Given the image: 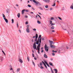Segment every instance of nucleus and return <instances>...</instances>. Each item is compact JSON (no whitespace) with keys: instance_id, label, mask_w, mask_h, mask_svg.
I'll return each instance as SVG.
<instances>
[{"instance_id":"2f4dec72","label":"nucleus","mask_w":73,"mask_h":73,"mask_svg":"<svg viewBox=\"0 0 73 73\" xmlns=\"http://www.w3.org/2000/svg\"><path fill=\"white\" fill-rule=\"evenodd\" d=\"M37 16H38L39 17H40V19H41V17H40V15H38V14H37Z\"/></svg>"},{"instance_id":"c03bdc74","label":"nucleus","mask_w":73,"mask_h":73,"mask_svg":"<svg viewBox=\"0 0 73 73\" xmlns=\"http://www.w3.org/2000/svg\"><path fill=\"white\" fill-rule=\"evenodd\" d=\"M32 56L33 57H35V56L34 55V54L33 53L32 54Z\"/></svg>"},{"instance_id":"7c9ffc66","label":"nucleus","mask_w":73,"mask_h":73,"mask_svg":"<svg viewBox=\"0 0 73 73\" xmlns=\"http://www.w3.org/2000/svg\"><path fill=\"white\" fill-rule=\"evenodd\" d=\"M33 65H34V66H35V63H34V62L33 61Z\"/></svg>"},{"instance_id":"20e7f679","label":"nucleus","mask_w":73,"mask_h":73,"mask_svg":"<svg viewBox=\"0 0 73 73\" xmlns=\"http://www.w3.org/2000/svg\"><path fill=\"white\" fill-rule=\"evenodd\" d=\"M40 43H39L38 44V45L37 46V50H40Z\"/></svg>"},{"instance_id":"4be33fe9","label":"nucleus","mask_w":73,"mask_h":73,"mask_svg":"<svg viewBox=\"0 0 73 73\" xmlns=\"http://www.w3.org/2000/svg\"><path fill=\"white\" fill-rule=\"evenodd\" d=\"M27 60L28 61H29V57L28 56L27 57Z\"/></svg>"},{"instance_id":"0e129e2a","label":"nucleus","mask_w":73,"mask_h":73,"mask_svg":"<svg viewBox=\"0 0 73 73\" xmlns=\"http://www.w3.org/2000/svg\"><path fill=\"white\" fill-rule=\"evenodd\" d=\"M19 31L20 33H21V30H19Z\"/></svg>"},{"instance_id":"412c9836","label":"nucleus","mask_w":73,"mask_h":73,"mask_svg":"<svg viewBox=\"0 0 73 73\" xmlns=\"http://www.w3.org/2000/svg\"><path fill=\"white\" fill-rule=\"evenodd\" d=\"M36 5H38V3L37 2H36L35 3Z\"/></svg>"},{"instance_id":"9d476101","label":"nucleus","mask_w":73,"mask_h":73,"mask_svg":"<svg viewBox=\"0 0 73 73\" xmlns=\"http://www.w3.org/2000/svg\"><path fill=\"white\" fill-rule=\"evenodd\" d=\"M49 64L51 66H53V63L51 62H49Z\"/></svg>"},{"instance_id":"2eb2a0df","label":"nucleus","mask_w":73,"mask_h":73,"mask_svg":"<svg viewBox=\"0 0 73 73\" xmlns=\"http://www.w3.org/2000/svg\"><path fill=\"white\" fill-rule=\"evenodd\" d=\"M35 37L36 38H37L38 37V34H36Z\"/></svg>"},{"instance_id":"ea45409f","label":"nucleus","mask_w":73,"mask_h":73,"mask_svg":"<svg viewBox=\"0 0 73 73\" xmlns=\"http://www.w3.org/2000/svg\"><path fill=\"white\" fill-rule=\"evenodd\" d=\"M51 20H54V18L52 17L51 18Z\"/></svg>"},{"instance_id":"052dcab7","label":"nucleus","mask_w":73,"mask_h":73,"mask_svg":"<svg viewBox=\"0 0 73 73\" xmlns=\"http://www.w3.org/2000/svg\"><path fill=\"white\" fill-rule=\"evenodd\" d=\"M26 12H28V10H25Z\"/></svg>"},{"instance_id":"58836bf2","label":"nucleus","mask_w":73,"mask_h":73,"mask_svg":"<svg viewBox=\"0 0 73 73\" xmlns=\"http://www.w3.org/2000/svg\"><path fill=\"white\" fill-rule=\"evenodd\" d=\"M51 72L52 73H54V72H53V70H52V69H51Z\"/></svg>"},{"instance_id":"0eeeda50","label":"nucleus","mask_w":73,"mask_h":73,"mask_svg":"<svg viewBox=\"0 0 73 73\" xmlns=\"http://www.w3.org/2000/svg\"><path fill=\"white\" fill-rule=\"evenodd\" d=\"M24 11H25V9H23L22 11V14L23 15L24 13Z\"/></svg>"},{"instance_id":"bb28decb","label":"nucleus","mask_w":73,"mask_h":73,"mask_svg":"<svg viewBox=\"0 0 73 73\" xmlns=\"http://www.w3.org/2000/svg\"><path fill=\"white\" fill-rule=\"evenodd\" d=\"M37 22L38 23V24H40V21H37Z\"/></svg>"},{"instance_id":"f8f14e48","label":"nucleus","mask_w":73,"mask_h":73,"mask_svg":"<svg viewBox=\"0 0 73 73\" xmlns=\"http://www.w3.org/2000/svg\"><path fill=\"white\" fill-rule=\"evenodd\" d=\"M17 16L18 18H19L20 16V13H18L17 14Z\"/></svg>"},{"instance_id":"4c0bfd02","label":"nucleus","mask_w":73,"mask_h":73,"mask_svg":"<svg viewBox=\"0 0 73 73\" xmlns=\"http://www.w3.org/2000/svg\"><path fill=\"white\" fill-rule=\"evenodd\" d=\"M2 52L5 55V53H4V51H3V50H2Z\"/></svg>"},{"instance_id":"864d4df0","label":"nucleus","mask_w":73,"mask_h":73,"mask_svg":"<svg viewBox=\"0 0 73 73\" xmlns=\"http://www.w3.org/2000/svg\"><path fill=\"white\" fill-rule=\"evenodd\" d=\"M25 17H26V18H27L28 17V16L26 15V16H25Z\"/></svg>"},{"instance_id":"774afa93","label":"nucleus","mask_w":73,"mask_h":73,"mask_svg":"<svg viewBox=\"0 0 73 73\" xmlns=\"http://www.w3.org/2000/svg\"><path fill=\"white\" fill-rule=\"evenodd\" d=\"M32 52L33 53H34V51L33 50H32Z\"/></svg>"},{"instance_id":"473e14b6","label":"nucleus","mask_w":73,"mask_h":73,"mask_svg":"<svg viewBox=\"0 0 73 73\" xmlns=\"http://www.w3.org/2000/svg\"><path fill=\"white\" fill-rule=\"evenodd\" d=\"M40 68L41 69H43V68H44V67H42V66H40Z\"/></svg>"},{"instance_id":"4d7b16f0","label":"nucleus","mask_w":73,"mask_h":73,"mask_svg":"<svg viewBox=\"0 0 73 73\" xmlns=\"http://www.w3.org/2000/svg\"><path fill=\"white\" fill-rule=\"evenodd\" d=\"M52 32H55V31H54V30H52Z\"/></svg>"},{"instance_id":"39448f33","label":"nucleus","mask_w":73,"mask_h":73,"mask_svg":"<svg viewBox=\"0 0 73 73\" xmlns=\"http://www.w3.org/2000/svg\"><path fill=\"white\" fill-rule=\"evenodd\" d=\"M50 24L51 25V26L55 25V23H52V21H50Z\"/></svg>"},{"instance_id":"6ab92c4d","label":"nucleus","mask_w":73,"mask_h":73,"mask_svg":"<svg viewBox=\"0 0 73 73\" xmlns=\"http://www.w3.org/2000/svg\"><path fill=\"white\" fill-rule=\"evenodd\" d=\"M70 8H71V9H73V6L71 5V7H70Z\"/></svg>"},{"instance_id":"09e8293b","label":"nucleus","mask_w":73,"mask_h":73,"mask_svg":"<svg viewBox=\"0 0 73 73\" xmlns=\"http://www.w3.org/2000/svg\"><path fill=\"white\" fill-rule=\"evenodd\" d=\"M52 55L53 56H54V55H55V54H54V53H52Z\"/></svg>"},{"instance_id":"b1692460","label":"nucleus","mask_w":73,"mask_h":73,"mask_svg":"<svg viewBox=\"0 0 73 73\" xmlns=\"http://www.w3.org/2000/svg\"><path fill=\"white\" fill-rule=\"evenodd\" d=\"M44 62L46 64H48V63H47V62L46 60H44Z\"/></svg>"},{"instance_id":"dca6fc26","label":"nucleus","mask_w":73,"mask_h":73,"mask_svg":"<svg viewBox=\"0 0 73 73\" xmlns=\"http://www.w3.org/2000/svg\"><path fill=\"white\" fill-rule=\"evenodd\" d=\"M2 16H3V19H4L5 18V15H4V14H2Z\"/></svg>"},{"instance_id":"13d9d810","label":"nucleus","mask_w":73,"mask_h":73,"mask_svg":"<svg viewBox=\"0 0 73 73\" xmlns=\"http://www.w3.org/2000/svg\"><path fill=\"white\" fill-rule=\"evenodd\" d=\"M58 52L60 53V50H59L58 51Z\"/></svg>"},{"instance_id":"f704fd0d","label":"nucleus","mask_w":73,"mask_h":73,"mask_svg":"<svg viewBox=\"0 0 73 73\" xmlns=\"http://www.w3.org/2000/svg\"><path fill=\"white\" fill-rule=\"evenodd\" d=\"M37 38H36L35 39V42H36V41H37Z\"/></svg>"},{"instance_id":"a878e982","label":"nucleus","mask_w":73,"mask_h":73,"mask_svg":"<svg viewBox=\"0 0 73 73\" xmlns=\"http://www.w3.org/2000/svg\"><path fill=\"white\" fill-rule=\"evenodd\" d=\"M44 66L46 68H47V66H46V64H44Z\"/></svg>"},{"instance_id":"ddd939ff","label":"nucleus","mask_w":73,"mask_h":73,"mask_svg":"<svg viewBox=\"0 0 73 73\" xmlns=\"http://www.w3.org/2000/svg\"><path fill=\"white\" fill-rule=\"evenodd\" d=\"M19 61L21 62V63H23V60H22L21 59H19Z\"/></svg>"},{"instance_id":"4468645a","label":"nucleus","mask_w":73,"mask_h":73,"mask_svg":"<svg viewBox=\"0 0 73 73\" xmlns=\"http://www.w3.org/2000/svg\"><path fill=\"white\" fill-rule=\"evenodd\" d=\"M44 57L46 58H48V56L46 55V54H44Z\"/></svg>"},{"instance_id":"a19ab883","label":"nucleus","mask_w":73,"mask_h":73,"mask_svg":"<svg viewBox=\"0 0 73 73\" xmlns=\"http://www.w3.org/2000/svg\"><path fill=\"white\" fill-rule=\"evenodd\" d=\"M33 31H36V29H33Z\"/></svg>"},{"instance_id":"72a5a7b5","label":"nucleus","mask_w":73,"mask_h":73,"mask_svg":"<svg viewBox=\"0 0 73 73\" xmlns=\"http://www.w3.org/2000/svg\"><path fill=\"white\" fill-rule=\"evenodd\" d=\"M39 9H41V10H42L43 9H42V8H41V7H39Z\"/></svg>"},{"instance_id":"5fc2aeb1","label":"nucleus","mask_w":73,"mask_h":73,"mask_svg":"<svg viewBox=\"0 0 73 73\" xmlns=\"http://www.w3.org/2000/svg\"><path fill=\"white\" fill-rule=\"evenodd\" d=\"M26 24H28V22H26L25 23Z\"/></svg>"},{"instance_id":"6e6552de","label":"nucleus","mask_w":73,"mask_h":73,"mask_svg":"<svg viewBox=\"0 0 73 73\" xmlns=\"http://www.w3.org/2000/svg\"><path fill=\"white\" fill-rule=\"evenodd\" d=\"M26 31H27V32L28 33H29V32H30V31H29V29L27 28L26 29Z\"/></svg>"},{"instance_id":"37998d69","label":"nucleus","mask_w":73,"mask_h":73,"mask_svg":"<svg viewBox=\"0 0 73 73\" xmlns=\"http://www.w3.org/2000/svg\"><path fill=\"white\" fill-rule=\"evenodd\" d=\"M17 27H19V24H18V22L17 23Z\"/></svg>"},{"instance_id":"a211bd4d","label":"nucleus","mask_w":73,"mask_h":73,"mask_svg":"<svg viewBox=\"0 0 73 73\" xmlns=\"http://www.w3.org/2000/svg\"><path fill=\"white\" fill-rule=\"evenodd\" d=\"M52 29H54V26H52L51 27Z\"/></svg>"},{"instance_id":"8fccbe9b","label":"nucleus","mask_w":73,"mask_h":73,"mask_svg":"<svg viewBox=\"0 0 73 73\" xmlns=\"http://www.w3.org/2000/svg\"><path fill=\"white\" fill-rule=\"evenodd\" d=\"M41 52H42V53H43V52H44V50H42Z\"/></svg>"},{"instance_id":"c85d7f7f","label":"nucleus","mask_w":73,"mask_h":73,"mask_svg":"<svg viewBox=\"0 0 73 73\" xmlns=\"http://www.w3.org/2000/svg\"><path fill=\"white\" fill-rule=\"evenodd\" d=\"M42 64H43L44 65L45 64V62H44V61H42Z\"/></svg>"},{"instance_id":"f03ea898","label":"nucleus","mask_w":73,"mask_h":73,"mask_svg":"<svg viewBox=\"0 0 73 73\" xmlns=\"http://www.w3.org/2000/svg\"><path fill=\"white\" fill-rule=\"evenodd\" d=\"M46 44L44 46V48H45V50L46 51V52L48 51V49H49V48L48 46H47L46 45Z\"/></svg>"},{"instance_id":"7ed1b4c3","label":"nucleus","mask_w":73,"mask_h":73,"mask_svg":"<svg viewBox=\"0 0 73 73\" xmlns=\"http://www.w3.org/2000/svg\"><path fill=\"white\" fill-rule=\"evenodd\" d=\"M36 42H34L33 45V47L34 49H36V50H37V46L36 45Z\"/></svg>"},{"instance_id":"e433bc0d","label":"nucleus","mask_w":73,"mask_h":73,"mask_svg":"<svg viewBox=\"0 0 73 73\" xmlns=\"http://www.w3.org/2000/svg\"><path fill=\"white\" fill-rule=\"evenodd\" d=\"M28 6L29 7H31V6L29 5H28Z\"/></svg>"},{"instance_id":"aec40b11","label":"nucleus","mask_w":73,"mask_h":73,"mask_svg":"<svg viewBox=\"0 0 73 73\" xmlns=\"http://www.w3.org/2000/svg\"><path fill=\"white\" fill-rule=\"evenodd\" d=\"M12 21V24H13V23H14V20L13 19H12L11 20Z\"/></svg>"},{"instance_id":"603ef678","label":"nucleus","mask_w":73,"mask_h":73,"mask_svg":"<svg viewBox=\"0 0 73 73\" xmlns=\"http://www.w3.org/2000/svg\"><path fill=\"white\" fill-rule=\"evenodd\" d=\"M32 9H33V10H35V9L33 7H32Z\"/></svg>"},{"instance_id":"9b49d317","label":"nucleus","mask_w":73,"mask_h":73,"mask_svg":"<svg viewBox=\"0 0 73 73\" xmlns=\"http://www.w3.org/2000/svg\"><path fill=\"white\" fill-rule=\"evenodd\" d=\"M4 20H5V21L6 22V23H8V20L7 19H6V18H5L4 19Z\"/></svg>"},{"instance_id":"338daca9","label":"nucleus","mask_w":73,"mask_h":73,"mask_svg":"<svg viewBox=\"0 0 73 73\" xmlns=\"http://www.w3.org/2000/svg\"><path fill=\"white\" fill-rule=\"evenodd\" d=\"M52 52H54V50H52Z\"/></svg>"},{"instance_id":"f3484780","label":"nucleus","mask_w":73,"mask_h":73,"mask_svg":"<svg viewBox=\"0 0 73 73\" xmlns=\"http://www.w3.org/2000/svg\"><path fill=\"white\" fill-rule=\"evenodd\" d=\"M20 69H21L20 68H17V72H19V71H20Z\"/></svg>"},{"instance_id":"bf43d9fd","label":"nucleus","mask_w":73,"mask_h":73,"mask_svg":"<svg viewBox=\"0 0 73 73\" xmlns=\"http://www.w3.org/2000/svg\"><path fill=\"white\" fill-rule=\"evenodd\" d=\"M50 60L51 61H53V58H51Z\"/></svg>"},{"instance_id":"e2e57ef3","label":"nucleus","mask_w":73,"mask_h":73,"mask_svg":"<svg viewBox=\"0 0 73 73\" xmlns=\"http://www.w3.org/2000/svg\"><path fill=\"white\" fill-rule=\"evenodd\" d=\"M40 42H41V40H39V43H40Z\"/></svg>"},{"instance_id":"a18cd8bd","label":"nucleus","mask_w":73,"mask_h":73,"mask_svg":"<svg viewBox=\"0 0 73 73\" xmlns=\"http://www.w3.org/2000/svg\"><path fill=\"white\" fill-rule=\"evenodd\" d=\"M46 65L48 66V67H49V64H48V63L46 64Z\"/></svg>"},{"instance_id":"6e6d98bb","label":"nucleus","mask_w":73,"mask_h":73,"mask_svg":"<svg viewBox=\"0 0 73 73\" xmlns=\"http://www.w3.org/2000/svg\"><path fill=\"white\" fill-rule=\"evenodd\" d=\"M16 6H17V7H19V5L17 4L16 5Z\"/></svg>"},{"instance_id":"423d86ee","label":"nucleus","mask_w":73,"mask_h":73,"mask_svg":"<svg viewBox=\"0 0 73 73\" xmlns=\"http://www.w3.org/2000/svg\"><path fill=\"white\" fill-rule=\"evenodd\" d=\"M39 40H40V38H38V41L36 42V44H37V45H38V44H39Z\"/></svg>"},{"instance_id":"3c124183","label":"nucleus","mask_w":73,"mask_h":73,"mask_svg":"<svg viewBox=\"0 0 73 73\" xmlns=\"http://www.w3.org/2000/svg\"><path fill=\"white\" fill-rule=\"evenodd\" d=\"M7 13H8V12H9V10H7Z\"/></svg>"},{"instance_id":"c9c22d12","label":"nucleus","mask_w":73,"mask_h":73,"mask_svg":"<svg viewBox=\"0 0 73 73\" xmlns=\"http://www.w3.org/2000/svg\"><path fill=\"white\" fill-rule=\"evenodd\" d=\"M45 7L46 8H48V5H46L45 6Z\"/></svg>"},{"instance_id":"f257e3e1","label":"nucleus","mask_w":73,"mask_h":73,"mask_svg":"<svg viewBox=\"0 0 73 73\" xmlns=\"http://www.w3.org/2000/svg\"><path fill=\"white\" fill-rule=\"evenodd\" d=\"M50 43V46L51 48H55V46L52 45L53 44V41L50 40H49Z\"/></svg>"},{"instance_id":"c756f323","label":"nucleus","mask_w":73,"mask_h":73,"mask_svg":"<svg viewBox=\"0 0 73 73\" xmlns=\"http://www.w3.org/2000/svg\"><path fill=\"white\" fill-rule=\"evenodd\" d=\"M33 2L35 3L36 2V1H35V0H33Z\"/></svg>"},{"instance_id":"de8ad7c7","label":"nucleus","mask_w":73,"mask_h":73,"mask_svg":"<svg viewBox=\"0 0 73 73\" xmlns=\"http://www.w3.org/2000/svg\"><path fill=\"white\" fill-rule=\"evenodd\" d=\"M27 28H29V25H27Z\"/></svg>"},{"instance_id":"1a4fd4ad","label":"nucleus","mask_w":73,"mask_h":73,"mask_svg":"<svg viewBox=\"0 0 73 73\" xmlns=\"http://www.w3.org/2000/svg\"><path fill=\"white\" fill-rule=\"evenodd\" d=\"M43 1L45 3H48L49 2V0H43Z\"/></svg>"},{"instance_id":"69168bd1","label":"nucleus","mask_w":73,"mask_h":73,"mask_svg":"<svg viewBox=\"0 0 73 73\" xmlns=\"http://www.w3.org/2000/svg\"><path fill=\"white\" fill-rule=\"evenodd\" d=\"M31 13H32V14H33V12H31Z\"/></svg>"},{"instance_id":"49530a36","label":"nucleus","mask_w":73,"mask_h":73,"mask_svg":"<svg viewBox=\"0 0 73 73\" xmlns=\"http://www.w3.org/2000/svg\"><path fill=\"white\" fill-rule=\"evenodd\" d=\"M40 50H38V54H40Z\"/></svg>"},{"instance_id":"680f3d73","label":"nucleus","mask_w":73,"mask_h":73,"mask_svg":"<svg viewBox=\"0 0 73 73\" xmlns=\"http://www.w3.org/2000/svg\"><path fill=\"white\" fill-rule=\"evenodd\" d=\"M41 39H42L41 38H40L39 41H41Z\"/></svg>"},{"instance_id":"79ce46f5","label":"nucleus","mask_w":73,"mask_h":73,"mask_svg":"<svg viewBox=\"0 0 73 73\" xmlns=\"http://www.w3.org/2000/svg\"><path fill=\"white\" fill-rule=\"evenodd\" d=\"M41 35H40L39 36V38H41Z\"/></svg>"},{"instance_id":"cd10ccee","label":"nucleus","mask_w":73,"mask_h":73,"mask_svg":"<svg viewBox=\"0 0 73 73\" xmlns=\"http://www.w3.org/2000/svg\"><path fill=\"white\" fill-rule=\"evenodd\" d=\"M40 66H42V64L41 62H40Z\"/></svg>"},{"instance_id":"5701e85b","label":"nucleus","mask_w":73,"mask_h":73,"mask_svg":"<svg viewBox=\"0 0 73 73\" xmlns=\"http://www.w3.org/2000/svg\"><path fill=\"white\" fill-rule=\"evenodd\" d=\"M58 19H59V20H62V19L61 18V17H58Z\"/></svg>"},{"instance_id":"393cba45","label":"nucleus","mask_w":73,"mask_h":73,"mask_svg":"<svg viewBox=\"0 0 73 73\" xmlns=\"http://www.w3.org/2000/svg\"><path fill=\"white\" fill-rule=\"evenodd\" d=\"M55 5H56V3H54V5H52V6H55Z\"/></svg>"}]
</instances>
